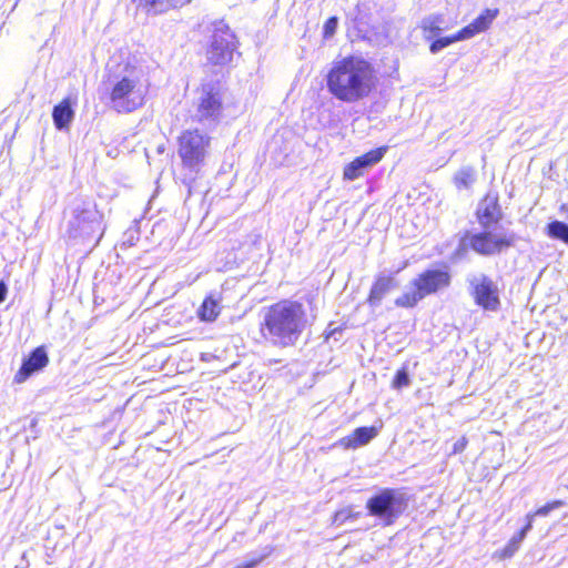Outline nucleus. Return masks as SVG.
Masks as SVG:
<instances>
[{
    "mask_svg": "<svg viewBox=\"0 0 568 568\" xmlns=\"http://www.w3.org/2000/svg\"><path fill=\"white\" fill-rule=\"evenodd\" d=\"M477 181V172L474 166H463L453 176V183L458 190L470 189Z\"/></svg>",
    "mask_w": 568,
    "mask_h": 568,
    "instance_id": "aec40b11",
    "label": "nucleus"
},
{
    "mask_svg": "<svg viewBox=\"0 0 568 568\" xmlns=\"http://www.w3.org/2000/svg\"><path fill=\"white\" fill-rule=\"evenodd\" d=\"M409 382H410V379H409V374H408L407 367L403 366L399 369H397V372L395 373L390 385L393 388L399 389V388L407 387L409 385Z\"/></svg>",
    "mask_w": 568,
    "mask_h": 568,
    "instance_id": "393cba45",
    "label": "nucleus"
},
{
    "mask_svg": "<svg viewBox=\"0 0 568 568\" xmlns=\"http://www.w3.org/2000/svg\"><path fill=\"white\" fill-rule=\"evenodd\" d=\"M211 136L199 128L182 130L176 138V150L183 169L199 173L211 146Z\"/></svg>",
    "mask_w": 568,
    "mask_h": 568,
    "instance_id": "39448f33",
    "label": "nucleus"
},
{
    "mask_svg": "<svg viewBox=\"0 0 568 568\" xmlns=\"http://www.w3.org/2000/svg\"><path fill=\"white\" fill-rule=\"evenodd\" d=\"M197 122L217 121L223 112V92L216 83H203L197 89Z\"/></svg>",
    "mask_w": 568,
    "mask_h": 568,
    "instance_id": "1a4fd4ad",
    "label": "nucleus"
},
{
    "mask_svg": "<svg viewBox=\"0 0 568 568\" xmlns=\"http://www.w3.org/2000/svg\"><path fill=\"white\" fill-rule=\"evenodd\" d=\"M378 434L375 426H363L354 429L349 435L338 440V446L344 449H355L359 446L367 445Z\"/></svg>",
    "mask_w": 568,
    "mask_h": 568,
    "instance_id": "2eb2a0df",
    "label": "nucleus"
},
{
    "mask_svg": "<svg viewBox=\"0 0 568 568\" xmlns=\"http://www.w3.org/2000/svg\"><path fill=\"white\" fill-rule=\"evenodd\" d=\"M442 23H443L442 14L429 16L422 21L420 29L426 37H429V38L436 37L443 30Z\"/></svg>",
    "mask_w": 568,
    "mask_h": 568,
    "instance_id": "412c9836",
    "label": "nucleus"
},
{
    "mask_svg": "<svg viewBox=\"0 0 568 568\" xmlns=\"http://www.w3.org/2000/svg\"><path fill=\"white\" fill-rule=\"evenodd\" d=\"M126 69L128 73L118 78L108 93L112 108L119 113H132L146 101L148 85L143 84L134 67Z\"/></svg>",
    "mask_w": 568,
    "mask_h": 568,
    "instance_id": "20e7f679",
    "label": "nucleus"
},
{
    "mask_svg": "<svg viewBox=\"0 0 568 568\" xmlns=\"http://www.w3.org/2000/svg\"><path fill=\"white\" fill-rule=\"evenodd\" d=\"M463 40H466V38H465L464 33L462 32V30H459L452 36L437 38L434 41H432V43L429 44V51L432 53H437L442 49H444L457 41H463Z\"/></svg>",
    "mask_w": 568,
    "mask_h": 568,
    "instance_id": "4be33fe9",
    "label": "nucleus"
},
{
    "mask_svg": "<svg viewBox=\"0 0 568 568\" xmlns=\"http://www.w3.org/2000/svg\"><path fill=\"white\" fill-rule=\"evenodd\" d=\"M325 81L328 93L343 103L365 100L378 87L376 68L368 59L357 54H348L334 61Z\"/></svg>",
    "mask_w": 568,
    "mask_h": 568,
    "instance_id": "f257e3e1",
    "label": "nucleus"
},
{
    "mask_svg": "<svg viewBox=\"0 0 568 568\" xmlns=\"http://www.w3.org/2000/svg\"><path fill=\"white\" fill-rule=\"evenodd\" d=\"M85 211H81L77 214V219H80L81 214L84 213Z\"/></svg>",
    "mask_w": 568,
    "mask_h": 568,
    "instance_id": "c9c22d12",
    "label": "nucleus"
},
{
    "mask_svg": "<svg viewBox=\"0 0 568 568\" xmlns=\"http://www.w3.org/2000/svg\"><path fill=\"white\" fill-rule=\"evenodd\" d=\"M470 295L475 304L484 311L496 312L500 307L498 287L486 275L470 281Z\"/></svg>",
    "mask_w": 568,
    "mask_h": 568,
    "instance_id": "9d476101",
    "label": "nucleus"
},
{
    "mask_svg": "<svg viewBox=\"0 0 568 568\" xmlns=\"http://www.w3.org/2000/svg\"><path fill=\"white\" fill-rule=\"evenodd\" d=\"M475 217L481 229H489L503 221L504 212L497 192L488 191L479 199Z\"/></svg>",
    "mask_w": 568,
    "mask_h": 568,
    "instance_id": "9b49d317",
    "label": "nucleus"
},
{
    "mask_svg": "<svg viewBox=\"0 0 568 568\" xmlns=\"http://www.w3.org/2000/svg\"><path fill=\"white\" fill-rule=\"evenodd\" d=\"M74 118L70 98L62 99L52 110V119L58 130L69 129Z\"/></svg>",
    "mask_w": 568,
    "mask_h": 568,
    "instance_id": "a211bd4d",
    "label": "nucleus"
},
{
    "mask_svg": "<svg viewBox=\"0 0 568 568\" xmlns=\"http://www.w3.org/2000/svg\"><path fill=\"white\" fill-rule=\"evenodd\" d=\"M263 560V556L250 559L241 565H237L240 568H255Z\"/></svg>",
    "mask_w": 568,
    "mask_h": 568,
    "instance_id": "c85d7f7f",
    "label": "nucleus"
},
{
    "mask_svg": "<svg viewBox=\"0 0 568 568\" xmlns=\"http://www.w3.org/2000/svg\"><path fill=\"white\" fill-rule=\"evenodd\" d=\"M527 530L524 528H520L513 537L511 539L520 547L521 541L525 539L527 535Z\"/></svg>",
    "mask_w": 568,
    "mask_h": 568,
    "instance_id": "2f4dec72",
    "label": "nucleus"
},
{
    "mask_svg": "<svg viewBox=\"0 0 568 568\" xmlns=\"http://www.w3.org/2000/svg\"><path fill=\"white\" fill-rule=\"evenodd\" d=\"M547 235L560 240L568 245V225L561 221H554L547 225Z\"/></svg>",
    "mask_w": 568,
    "mask_h": 568,
    "instance_id": "5701e85b",
    "label": "nucleus"
},
{
    "mask_svg": "<svg viewBox=\"0 0 568 568\" xmlns=\"http://www.w3.org/2000/svg\"><path fill=\"white\" fill-rule=\"evenodd\" d=\"M535 514L532 513H529L526 515V524L524 525V529H526L527 531H529L531 528H532V521H534V518H535Z\"/></svg>",
    "mask_w": 568,
    "mask_h": 568,
    "instance_id": "473e14b6",
    "label": "nucleus"
},
{
    "mask_svg": "<svg viewBox=\"0 0 568 568\" xmlns=\"http://www.w3.org/2000/svg\"><path fill=\"white\" fill-rule=\"evenodd\" d=\"M48 364L49 356L47 347L44 345H40L30 352V354L23 359L20 368L13 377V381L18 384L23 383L33 374L43 369Z\"/></svg>",
    "mask_w": 568,
    "mask_h": 568,
    "instance_id": "ddd939ff",
    "label": "nucleus"
},
{
    "mask_svg": "<svg viewBox=\"0 0 568 568\" xmlns=\"http://www.w3.org/2000/svg\"><path fill=\"white\" fill-rule=\"evenodd\" d=\"M337 26H338V19L337 17L333 16V17H329L325 22H324V26H323V38L324 39H329L332 38L336 30H337Z\"/></svg>",
    "mask_w": 568,
    "mask_h": 568,
    "instance_id": "bb28decb",
    "label": "nucleus"
},
{
    "mask_svg": "<svg viewBox=\"0 0 568 568\" xmlns=\"http://www.w3.org/2000/svg\"><path fill=\"white\" fill-rule=\"evenodd\" d=\"M221 296H215L213 294L206 295L200 307L196 311V315L202 322L212 323L216 321V318L221 314Z\"/></svg>",
    "mask_w": 568,
    "mask_h": 568,
    "instance_id": "6ab92c4d",
    "label": "nucleus"
},
{
    "mask_svg": "<svg viewBox=\"0 0 568 568\" xmlns=\"http://www.w3.org/2000/svg\"><path fill=\"white\" fill-rule=\"evenodd\" d=\"M498 13L499 10L497 8L483 10L475 20L460 29L465 38L470 39L476 34L488 30Z\"/></svg>",
    "mask_w": 568,
    "mask_h": 568,
    "instance_id": "dca6fc26",
    "label": "nucleus"
},
{
    "mask_svg": "<svg viewBox=\"0 0 568 568\" xmlns=\"http://www.w3.org/2000/svg\"><path fill=\"white\" fill-rule=\"evenodd\" d=\"M407 506L408 498L397 488H383L366 501L368 514L382 519L385 526L393 525Z\"/></svg>",
    "mask_w": 568,
    "mask_h": 568,
    "instance_id": "423d86ee",
    "label": "nucleus"
},
{
    "mask_svg": "<svg viewBox=\"0 0 568 568\" xmlns=\"http://www.w3.org/2000/svg\"><path fill=\"white\" fill-rule=\"evenodd\" d=\"M527 530L524 528H520L513 537L511 539L520 547L521 541L525 539L527 535Z\"/></svg>",
    "mask_w": 568,
    "mask_h": 568,
    "instance_id": "7c9ffc66",
    "label": "nucleus"
},
{
    "mask_svg": "<svg viewBox=\"0 0 568 568\" xmlns=\"http://www.w3.org/2000/svg\"><path fill=\"white\" fill-rule=\"evenodd\" d=\"M527 530L524 528H520L513 537L511 539L520 547L521 541L525 539L527 535Z\"/></svg>",
    "mask_w": 568,
    "mask_h": 568,
    "instance_id": "c756f323",
    "label": "nucleus"
},
{
    "mask_svg": "<svg viewBox=\"0 0 568 568\" xmlns=\"http://www.w3.org/2000/svg\"><path fill=\"white\" fill-rule=\"evenodd\" d=\"M397 286V282L393 275H378L373 282L366 297V302L371 306L379 305L383 298Z\"/></svg>",
    "mask_w": 568,
    "mask_h": 568,
    "instance_id": "4468645a",
    "label": "nucleus"
},
{
    "mask_svg": "<svg viewBox=\"0 0 568 568\" xmlns=\"http://www.w3.org/2000/svg\"><path fill=\"white\" fill-rule=\"evenodd\" d=\"M7 295V286L3 282H0V303H2L6 300Z\"/></svg>",
    "mask_w": 568,
    "mask_h": 568,
    "instance_id": "72a5a7b5",
    "label": "nucleus"
},
{
    "mask_svg": "<svg viewBox=\"0 0 568 568\" xmlns=\"http://www.w3.org/2000/svg\"><path fill=\"white\" fill-rule=\"evenodd\" d=\"M237 48L236 37L227 26L215 27L206 48V59L213 67H224L232 62Z\"/></svg>",
    "mask_w": 568,
    "mask_h": 568,
    "instance_id": "6e6552de",
    "label": "nucleus"
},
{
    "mask_svg": "<svg viewBox=\"0 0 568 568\" xmlns=\"http://www.w3.org/2000/svg\"><path fill=\"white\" fill-rule=\"evenodd\" d=\"M464 237L468 240L467 248L480 256L499 255L511 248L517 240L514 233H497L488 229L475 233L466 232ZM460 250L465 251L466 246Z\"/></svg>",
    "mask_w": 568,
    "mask_h": 568,
    "instance_id": "0eeeda50",
    "label": "nucleus"
},
{
    "mask_svg": "<svg viewBox=\"0 0 568 568\" xmlns=\"http://www.w3.org/2000/svg\"><path fill=\"white\" fill-rule=\"evenodd\" d=\"M453 275L446 263L438 267H427L412 280V290L395 298L394 304L399 308H414L429 295H435L450 287Z\"/></svg>",
    "mask_w": 568,
    "mask_h": 568,
    "instance_id": "7ed1b4c3",
    "label": "nucleus"
},
{
    "mask_svg": "<svg viewBox=\"0 0 568 568\" xmlns=\"http://www.w3.org/2000/svg\"><path fill=\"white\" fill-rule=\"evenodd\" d=\"M234 568H240L239 566L234 567Z\"/></svg>",
    "mask_w": 568,
    "mask_h": 568,
    "instance_id": "e433bc0d",
    "label": "nucleus"
},
{
    "mask_svg": "<svg viewBox=\"0 0 568 568\" xmlns=\"http://www.w3.org/2000/svg\"><path fill=\"white\" fill-rule=\"evenodd\" d=\"M182 182H183V184L187 185L189 189H191L193 180H189V181L183 180Z\"/></svg>",
    "mask_w": 568,
    "mask_h": 568,
    "instance_id": "f704fd0d",
    "label": "nucleus"
},
{
    "mask_svg": "<svg viewBox=\"0 0 568 568\" xmlns=\"http://www.w3.org/2000/svg\"><path fill=\"white\" fill-rule=\"evenodd\" d=\"M305 327V310L301 302L281 300L270 305L260 332L263 337L278 347H291L296 344Z\"/></svg>",
    "mask_w": 568,
    "mask_h": 568,
    "instance_id": "f03ea898",
    "label": "nucleus"
},
{
    "mask_svg": "<svg viewBox=\"0 0 568 568\" xmlns=\"http://www.w3.org/2000/svg\"><path fill=\"white\" fill-rule=\"evenodd\" d=\"M564 505H565L564 500H560V499L551 500V501L546 503L541 507L537 508L535 511H532V514H535V516H547L550 511H552L557 508H560Z\"/></svg>",
    "mask_w": 568,
    "mask_h": 568,
    "instance_id": "a878e982",
    "label": "nucleus"
},
{
    "mask_svg": "<svg viewBox=\"0 0 568 568\" xmlns=\"http://www.w3.org/2000/svg\"><path fill=\"white\" fill-rule=\"evenodd\" d=\"M468 445V439L466 436H462L453 446L452 455L463 453Z\"/></svg>",
    "mask_w": 568,
    "mask_h": 568,
    "instance_id": "cd10ccee",
    "label": "nucleus"
},
{
    "mask_svg": "<svg viewBox=\"0 0 568 568\" xmlns=\"http://www.w3.org/2000/svg\"><path fill=\"white\" fill-rule=\"evenodd\" d=\"M388 146L383 145L355 158L343 169V179L354 181L364 174L365 169L378 163L387 152Z\"/></svg>",
    "mask_w": 568,
    "mask_h": 568,
    "instance_id": "f8f14e48",
    "label": "nucleus"
},
{
    "mask_svg": "<svg viewBox=\"0 0 568 568\" xmlns=\"http://www.w3.org/2000/svg\"><path fill=\"white\" fill-rule=\"evenodd\" d=\"M139 7L155 14L166 13L190 4L193 0H133Z\"/></svg>",
    "mask_w": 568,
    "mask_h": 568,
    "instance_id": "f3484780",
    "label": "nucleus"
},
{
    "mask_svg": "<svg viewBox=\"0 0 568 568\" xmlns=\"http://www.w3.org/2000/svg\"><path fill=\"white\" fill-rule=\"evenodd\" d=\"M518 549L519 546L510 538L501 549L494 552L493 557L497 560H506L511 558Z\"/></svg>",
    "mask_w": 568,
    "mask_h": 568,
    "instance_id": "b1692460",
    "label": "nucleus"
}]
</instances>
